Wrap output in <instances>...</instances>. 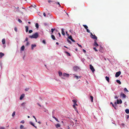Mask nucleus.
<instances>
[{
  "label": "nucleus",
  "mask_w": 129,
  "mask_h": 129,
  "mask_svg": "<svg viewBox=\"0 0 129 129\" xmlns=\"http://www.w3.org/2000/svg\"><path fill=\"white\" fill-rule=\"evenodd\" d=\"M38 34L37 32L36 33L32 36H29V38L32 39L33 38L36 39L38 37Z\"/></svg>",
  "instance_id": "obj_1"
},
{
  "label": "nucleus",
  "mask_w": 129,
  "mask_h": 129,
  "mask_svg": "<svg viewBox=\"0 0 129 129\" xmlns=\"http://www.w3.org/2000/svg\"><path fill=\"white\" fill-rule=\"evenodd\" d=\"M91 34L90 37L92 38L93 39H95L97 40V37L96 36L94 35H93L91 33H90Z\"/></svg>",
  "instance_id": "obj_2"
},
{
  "label": "nucleus",
  "mask_w": 129,
  "mask_h": 129,
  "mask_svg": "<svg viewBox=\"0 0 129 129\" xmlns=\"http://www.w3.org/2000/svg\"><path fill=\"white\" fill-rule=\"evenodd\" d=\"M89 66L90 69L93 72L95 71V70L94 69L93 67L91 64H90Z\"/></svg>",
  "instance_id": "obj_3"
},
{
  "label": "nucleus",
  "mask_w": 129,
  "mask_h": 129,
  "mask_svg": "<svg viewBox=\"0 0 129 129\" xmlns=\"http://www.w3.org/2000/svg\"><path fill=\"white\" fill-rule=\"evenodd\" d=\"M121 73V72L120 71L117 72L115 74V77H118L120 74Z\"/></svg>",
  "instance_id": "obj_4"
},
{
  "label": "nucleus",
  "mask_w": 129,
  "mask_h": 129,
  "mask_svg": "<svg viewBox=\"0 0 129 129\" xmlns=\"http://www.w3.org/2000/svg\"><path fill=\"white\" fill-rule=\"evenodd\" d=\"M110 104L112 105V106L115 109H116V106H117V103L116 102L114 103V104L115 105L112 103V102H110Z\"/></svg>",
  "instance_id": "obj_5"
},
{
  "label": "nucleus",
  "mask_w": 129,
  "mask_h": 129,
  "mask_svg": "<svg viewBox=\"0 0 129 129\" xmlns=\"http://www.w3.org/2000/svg\"><path fill=\"white\" fill-rule=\"evenodd\" d=\"M63 75L64 77H69V74H67L65 73H63Z\"/></svg>",
  "instance_id": "obj_6"
},
{
  "label": "nucleus",
  "mask_w": 129,
  "mask_h": 129,
  "mask_svg": "<svg viewBox=\"0 0 129 129\" xmlns=\"http://www.w3.org/2000/svg\"><path fill=\"white\" fill-rule=\"evenodd\" d=\"M69 39H70V40L73 42H75V41L72 39V37L71 36H70L68 37Z\"/></svg>",
  "instance_id": "obj_7"
},
{
  "label": "nucleus",
  "mask_w": 129,
  "mask_h": 129,
  "mask_svg": "<svg viewBox=\"0 0 129 129\" xmlns=\"http://www.w3.org/2000/svg\"><path fill=\"white\" fill-rule=\"evenodd\" d=\"M121 96L123 98H125L126 97V95L123 93L121 92L120 94Z\"/></svg>",
  "instance_id": "obj_8"
},
{
  "label": "nucleus",
  "mask_w": 129,
  "mask_h": 129,
  "mask_svg": "<svg viewBox=\"0 0 129 129\" xmlns=\"http://www.w3.org/2000/svg\"><path fill=\"white\" fill-rule=\"evenodd\" d=\"M94 45L96 47L98 46H99L98 44L97 43L96 40H95L94 41Z\"/></svg>",
  "instance_id": "obj_9"
},
{
  "label": "nucleus",
  "mask_w": 129,
  "mask_h": 129,
  "mask_svg": "<svg viewBox=\"0 0 129 129\" xmlns=\"http://www.w3.org/2000/svg\"><path fill=\"white\" fill-rule=\"evenodd\" d=\"M73 68H74V70L75 71H77V70H78L79 69V68L77 66L74 67Z\"/></svg>",
  "instance_id": "obj_10"
},
{
  "label": "nucleus",
  "mask_w": 129,
  "mask_h": 129,
  "mask_svg": "<svg viewBox=\"0 0 129 129\" xmlns=\"http://www.w3.org/2000/svg\"><path fill=\"white\" fill-rule=\"evenodd\" d=\"M4 54L2 52H0V58H2V57L4 56Z\"/></svg>",
  "instance_id": "obj_11"
},
{
  "label": "nucleus",
  "mask_w": 129,
  "mask_h": 129,
  "mask_svg": "<svg viewBox=\"0 0 129 129\" xmlns=\"http://www.w3.org/2000/svg\"><path fill=\"white\" fill-rule=\"evenodd\" d=\"M36 46V44H32L31 46V49L33 50L34 48Z\"/></svg>",
  "instance_id": "obj_12"
},
{
  "label": "nucleus",
  "mask_w": 129,
  "mask_h": 129,
  "mask_svg": "<svg viewBox=\"0 0 129 129\" xmlns=\"http://www.w3.org/2000/svg\"><path fill=\"white\" fill-rule=\"evenodd\" d=\"M24 94H22L20 97V100H22V98L24 97Z\"/></svg>",
  "instance_id": "obj_13"
},
{
  "label": "nucleus",
  "mask_w": 129,
  "mask_h": 129,
  "mask_svg": "<svg viewBox=\"0 0 129 129\" xmlns=\"http://www.w3.org/2000/svg\"><path fill=\"white\" fill-rule=\"evenodd\" d=\"M29 123L31 124V125H33V126H34V127H35L36 128H37V127L36 126H35L34 125V123L32 122H29Z\"/></svg>",
  "instance_id": "obj_14"
},
{
  "label": "nucleus",
  "mask_w": 129,
  "mask_h": 129,
  "mask_svg": "<svg viewBox=\"0 0 129 129\" xmlns=\"http://www.w3.org/2000/svg\"><path fill=\"white\" fill-rule=\"evenodd\" d=\"M61 30L62 34V35H63L64 36L65 35V33H64V31L63 29V28H62L61 29Z\"/></svg>",
  "instance_id": "obj_15"
},
{
  "label": "nucleus",
  "mask_w": 129,
  "mask_h": 129,
  "mask_svg": "<svg viewBox=\"0 0 129 129\" xmlns=\"http://www.w3.org/2000/svg\"><path fill=\"white\" fill-rule=\"evenodd\" d=\"M24 45L22 46L21 47V50L22 51H23L24 50Z\"/></svg>",
  "instance_id": "obj_16"
},
{
  "label": "nucleus",
  "mask_w": 129,
  "mask_h": 129,
  "mask_svg": "<svg viewBox=\"0 0 129 129\" xmlns=\"http://www.w3.org/2000/svg\"><path fill=\"white\" fill-rule=\"evenodd\" d=\"M25 28H26V32H27L28 31V26H26L25 27Z\"/></svg>",
  "instance_id": "obj_17"
},
{
  "label": "nucleus",
  "mask_w": 129,
  "mask_h": 129,
  "mask_svg": "<svg viewBox=\"0 0 129 129\" xmlns=\"http://www.w3.org/2000/svg\"><path fill=\"white\" fill-rule=\"evenodd\" d=\"M90 99L91 102H93V97L91 96H90Z\"/></svg>",
  "instance_id": "obj_18"
},
{
  "label": "nucleus",
  "mask_w": 129,
  "mask_h": 129,
  "mask_svg": "<svg viewBox=\"0 0 129 129\" xmlns=\"http://www.w3.org/2000/svg\"><path fill=\"white\" fill-rule=\"evenodd\" d=\"M105 79L108 82H109V78L107 76H106L105 77Z\"/></svg>",
  "instance_id": "obj_19"
},
{
  "label": "nucleus",
  "mask_w": 129,
  "mask_h": 129,
  "mask_svg": "<svg viewBox=\"0 0 129 129\" xmlns=\"http://www.w3.org/2000/svg\"><path fill=\"white\" fill-rule=\"evenodd\" d=\"M52 117L54 118V119H55V120L57 122H59V121L58 120V119H57V118H56L54 116H52Z\"/></svg>",
  "instance_id": "obj_20"
},
{
  "label": "nucleus",
  "mask_w": 129,
  "mask_h": 129,
  "mask_svg": "<svg viewBox=\"0 0 129 129\" xmlns=\"http://www.w3.org/2000/svg\"><path fill=\"white\" fill-rule=\"evenodd\" d=\"M2 42L3 44H4L5 43V39H3L2 40Z\"/></svg>",
  "instance_id": "obj_21"
},
{
  "label": "nucleus",
  "mask_w": 129,
  "mask_h": 129,
  "mask_svg": "<svg viewBox=\"0 0 129 129\" xmlns=\"http://www.w3.org/2000/svg\"><path fill=\"white\" fill-rule=\"evenodd\" d=\"M125 112L127 114L129 113V110L128 109H126L125 110Z\"/></svg>",
  "instance_id": "obj_22"
},
{
  "label": "nucleus",
  "mask_w": 129,
  "mask_h": 129,
  "mask_svg": "<svg viewBox=\"0 0 129 129\" xmlns=\"http://www.w3.org/2000/svg\"><path fill=\"white\" fill-rule=\"evenodd\" d=\"M51 38H52L54 40H55V36L53 35H52L51 36Z\"/></svg>",
  "instance_id": "obj_23"
},
{
  "label": "nucleus",
  "mask_w": 129,
  "mask_h": 129,
  "mask_svg": "<svg viewBox=\"0 0 129 129\" xmlns=\"http://www.w3.org/2000/svg\"><path fill=\"white\" fill-rule=\"evenodd\" d=\"M56 128H58L60 126V125L59 124H57L55 125Z\"/></svg>",
  "instance_id": "obj_24"
},
{
  "label": "nucleus",
  "mask_w": 129,
  "mask_h": 129,
  "mask_svg": "<svg viewBox=\"0 0 129 129\" xmlns=\"http://www.w3.org/2000/svg\"><path fill=\"white\" fill-rule=\"evenodd\" d=\"M116 81L119 84H121V82H120V81L119 80H116Z\"/></svg>",
  "instance_id": "obj_25"
},
{
  "label": "nucleus",
  "mask_w": 129,
  "mask_h": 129,
  "mask_svg": "<svg viewBox=\"0 0 129 129\" xmlns=\"http://www.w3.org/2000/svg\"><path fill=\"white\" fill-rule=\"evenodd\" d=\"M83 26L86 29H87L88 28V26L86 25H83Z\"/></svg>",
  "instance_id": "obj_26"
},
{
  "label": "nucleus",
  "mask_w": 129,
  "mask_h": 129,
  "mask_svg": "<svg viewBox=\"0 0 129 129\" xmlns=\"http://www.w3.org/2000/svg\"><path fill=\"white\" fill-rule=\"evenodd\" d=\"M36 27L37 28H38L39 27V24L38 23H36Z\"/></svg>",
  "instance_id": "obj_27"
},
{
  "label": "nucleus",
  "mask_w": 129,
  "mask_h": 129,
  "mask_svg": "<svg viewBox=\"0 0 129 129\" xmlns=\"http://www.w3.org/2000/svg\"><path fill=\"white\" fill-rule=\"evenodd\" d=\"M59 76H61L62 75V73L61 72H59Z\"/></svg>",
  "instance_id": "obj_28"
},
{
  "label": "nucleus",
  "mask_w": 129,
  "mask_h": 129,
  "mask_svg": "<svg viewBox=\"0 0 129 129\" xmlns=\"http://www.w3.org/2000/svg\"><path fill=\"white\" fill-rule=\"evenodd\" d=\"M72 101L74 103V104L75 103H76L77 102V101L75 100H72Z\"/></svg>",
  "instance_id": "obj_29"
},
{
  "label": "nucleus",
  "mask_w": 129,
  "mask_h": 129,
  "mask_svg": "<svg viewBox=\"0 0 129 129\" xmlns=\"http://www.w3.org/2000/svg\"><path fill=\"white\" fill-rule=\"evenodd\" d=\"M65 52L67 54L68 56H70L71 55L69 53V52H68L67 51H66Z\"/></svg>",
  "instance_id": "obj_30"
},
{
  "label": "nucleus",
  "mask_w": 129,
  "mask_h": 129,
  "mask_svg": "<svg viewBox=\"0 0 129 129\" xmlns=\"http://www.w3.org/2000/svg\"><path fill=\"white\" fill-rule=\"evenodd\" d=\"M25 104H26V103L25 102L21 104V105L23 106H24L25 105Z\"/></svg>",
  "instance_id": "obj_31"
},
{
  "label": "nucleus",
  "mask_w": 129,
  "mask_h": 129,
  "mask_svg": "<svg viewBox=\"0 0 129 129\" xmlns=\"http://www.w3.org/2000/svg\"><path fill=\"white\" fill-rule=\"evenodd\" d=\"M73 108L75 109V111H77V108H76V107H75V106L74 105H73Z\"/></svg>",
  "instance_id": "obj_32"
},
{
  "label": "nucleus",
  "mask_w": 129,
  "mask_h": 129,
  "mask_svg": "<svg viewBox=\"0 0 129 129\" xmlns=\"http://www.w3.org/2000/svg\"><path fill=\"white\" fill-rule=\"evenodd\" d=\"M55 28H52L51 29V32L52 33H53V31L54 30H55Z\"/></svg>",
  "instance_id": "obj_33"
},
{
  "label": "nucleus",
  "mask_w": 129,
  "mask_h": 129,
  "mask_svg": "<svg viewBox=\"0 0 129 129\" xmlns=\"http://www.w3.org/2000/svg\"><path fill=\"white\" fill-rule=\"evenodd\" d=\"M124 91H125L128 92V91L126 88H124Z\"/></svg>",
  "instance_id": "obj_34"
},
{
  "label": "nucleus",
  "mask_w": 129,
  "mask_h": 129,
  "mask_svg": "<svg viewBox=\"0 0 129 129\" xmlns=\"http://www.w3.org/2000/svg\"><path fill=\"white\" fill-rule=\"evenodd\" d=\"M15 111H14L13 113H12V116L13 117L15 115Z\"/></svg>",
  "instance_id": "obj_35"
},
{
  "label": "nucleus",
  "mask_w": 129,
  "mask_h": 129,
  "mask_svg": "<svg viewBox=\"0 0 129 129\" xmlns=\"http://www.w3.org/2000/svg\"><path fill=\"white\" fill-rule=\"evenodd\" d=\"M119 104H121L122 103V101L120 99V100L119 101Z\"/></svg>",
  "instance_id": "obj_36"
},
{
  "label": "nucleus",
  "mask_w": 129,
  "mask_h": 129,
  "mask_svg": "<svg viewBox=\"0 0 129 129\" xmlns=\"http://www.w3.org/2000/svg\"><path fill=\"white\" fill-rule=\"evenodd\" d=\"M75 77H76L77 79H78L79 78H80L81 77L80 76H75Z\"/></svg>",
  "instance_id": "obj_37"
},
{
  "label": "nucleus",
  "mask_w": 129,
  "mask_h": 129,
  "mask_svg": "<svg viewBox=\"0 0 129 129\" xmlns=\"http://www.w3.org/2000/svg\"><path fill=\"white\" fill-rule=\"evenodd\" d=\"M14 30L16 31V32H17V28L16 27H15L14 28Z\"/></svg>",
  "instance_id": "obj_38"
},
{
  "label": "nucleus",
  "mask_w": 129,
  "mask_h": 129,
  "mask_svg": "<svg viewBox=\"0 0 129 129\" xmlns=\"http://www.w3.org/2000/svg\"><path fill=\"white\" fill-rule=\"evenodd\" d=\"M86 29L87 31V32H88V33H90V30H89L88 28Z\"/></svg>",
  "instance_id": "obj_39"
},
{
  "label": "nucleus",
  "mask_w": 129,
  "mask_h": 129,
  "mask_svg": "<svg viewBox=\"0 0 129 129\" xmlns=\"http://www.w3.org/2000/svg\"><path fill=\"white\" fill-rule=\"evenodd\" d=\"M33 32V30H29V33H31Z\"/></svg>",
  "instance_id": "obj_40"
},
{
  "label": "nucleus",
  "mask_w": 129,
  "mask_h": 129,
  "mask_svg": "<svg viewBox=\"0 0 129 129\" xmlns=\"http://www.w3.org/2000/svg\"><path fill=\"white\" fill-rule=\"evenodd\" d=\"M24 126L23 125H21L20 126V128L21 129V128L24 127Z\"/></svg>",
  "instance_id": "obj_41"
},
{
  "label": "nucleus",
  "mask_w": 129,
  "mask_h": 129,
  "mask_svg": "<svg viewBox=\"0 0 129 129\" xmlns=\"http://www.w3.org/2000/svg\"><path fill=\"white\" fill-rule=\"evenodd\" d=\"M18 21L19 23H21L22 22V21L20 19H18Z\"/></svg>",
  "instance_id": "obj_42"
},
{
  "label": "nucleus",
  "mask_w": 129,
  "mask_h": 129,
  "mask_svg": "<svg viewBox=\"0 0 129 129\" xmlns=\"http://www.w3.org/2000/svg\"><path fill=\"white\" fill-rule=\"evenodd\" d=\"M93 49L96 51H98V50H97L96 48L95 47H94L93 48Z\"/></svg>",
  "instance_id": "obj_43"
},
{
  "label": "nucleus",
  "mask_w": 129,
  "mask_h": 129,
  "mask_svg": "<svg viewBox=\"0 0 129 129\" xmlns=\"http://www.w3.org/2000/svg\"><path fill=\"white\" fill-rule=\"evenodd\" d=\"M42 42L45 44H46V42L45 40H43Z\"/></svg>",
  "instance_id": "obj_44"
},
{
  "label": "nucleus",
  "mask_w": 129,
  "mask_h": 129,
  "mask_svg": "<svg viewBox=\"0 0 129 129\" xmlns=\"http://www.w3.org/2000/svg\"><path fill=\"white\" fill-rule=\"evenodd\" d=\"M119 100L118 99L117 100V102L116 103L117 104H119Z\"/></svg>",
  "instance_id": "obj_45"
},
{
  "label": "nucleus",
  "mask_w": 129,
  "mask_h": 129,
  "mask_svg": "<svg viewBox=\"0 0 129 129\" xmlns=\"http://www.w3.org/2000/svg\"><path fill=\"white\" fill-rule=\"evenodd\" d=\"M77 44L78 45V46H79L80 47H81V48H82V46H81V45H80L79 44H78V43H77Z\"/></svg>",
  "instance_id": "obj_46"
},
{
  "label": "nucleus",
  "mask_w": 129,
  "mask_h": 129,
  "mask_svg": "<svg viewBox=\"0 0 129 129\" xmlns=\"http://www.w3.org/2000/svg\"><path fill=\"white\" fill-rule=\"evenodd\" d=\"M0 129H5V128L3 127H0Z\"/></svg>",
  "instance_id": "obj_47"
},
{
  "label": "nucleus",
  "mask_w": 129,
  "mask_h": 129,
  "mask_svg": "<svg viewBox=\"0 0 129 129\" xmlns=\"http://www.w3.org/2000/svg\"><path fill=\"white\" fill-rule=\"evenodd\" d=\"M44 24L46 26L48 25V24L46 23H44Z\"/></svg>",
  "instance_id": "obj_48"
},
{
  "label": "nucleus",
  "mask_w": 129,
  "mask_h": 129,
  "mask_svg": "<svg viewBox=\"0 0 129 129\" xmlns=\"http://www.w3.org/2000/svg\"><path fill=\"white\" fill-rule=\"evenodd\" d=\"M29 43L28 42H27L26 43V46H27L28 45H29Z\"/></svg>",
  "instance_id": "obj_49"
},
{
  "label": "nucleus",
  "mask_w": 129,
  "mask_h": 129,
  "mask_svg": "<svg viewBox=\"0 0 129 129\" xmlns=\"http://www.w3.org/2000/svg\"><path fill=\"white\" fill-rule=\"evenodd\" d=\"M29 90V88H26L25 89V91H27Z\"/></svg>",
  "instance_id": "obj_50"
},
{
  "label": "nucleus",
  "mask_w": 129,
  "mask_h": 129,
  "mask_svg": "<svg viewBox=\"0 0 129 129\" xmlns=\"http://www.w3.org/2000/svg\"><path fill=\"white\" fill-rule=\"evenodd\" d=\"M21 123H24V120H22L21 122Z\"/></svg>",
  "instance_id": "obj_51"
},
{
  "label": "nucleus",
  "mask_w": 129,
  "mask_h": 129,
  "mask_svg": "<svg viewBox=\"0 0 129 129\" xmlns=\"http://www.w3.org/2000/svg\"><path fill=\"white\" fill-rule=\"evenodd\" d=\"M67 41L70 44H71V41H70L68 39Z\"/></svg>",
  "instance_id": "obj_52"
},
{
  "label": "nucleus",
  "mask_w": 129,
  "mask_h": 129,
  "mask_svg": "<svg viewBox=\"0 0 129 129\" xmlns=\"http://www.w3.org/2000/svg\"><path fill=\"white\" fill-rule=\"evenodd\" d=\"M73 105H74L75 106H78V105L76 104V103L74 104Z\"/></svg>",
  "instance_id": "obj_53"
},
{
  "label": "nucleus",
  "mask_w": 129,
  "mask_h": 129,
  "mask_svg": "<svg viewBox=\"0 0 129 129\" xmlns=\"http://www.w3.org/2000/svg\"><path fill=\"white\" fill-rule=\"evenodd\" d=\"M48 2L49 3H50L51 2H52L53 1L50 0H48Z\"/></svg>",
  "instance_id": "obj_54"
},
{
  "label": "nucleus",
  "mask_w": 129,
  "mask_h": 129,
  "mask_svg": "<svg viewBox=\"0 0 129 129\" xmlns=\"http://www.w3.org/2000/svg\"><path fill=\"white\" fill-rule=\"evenodd\" d=\"M83 50L84 53H85L86 52V51L85 50L83 49Z\"/></svg>",
  "instance_id": "obj_55"
},
{
  "label": "nucleus",
  "mask_w": 129,
  "mask_h": 129,
  "mask_svg": "<svg viewBox=\"0 0 129 129\" xmlns=\"http://www.w3.org/2000/svg\"><path fill=\"white\" fill-rule=\"evenodd\" d=\"M28 38L27 37H26L25 39V41H28Z\"/></svg>",
  "instance_id": "obj_56"
},
{
  "label": "nucleus",
  "mask_w": 129,
  "mask_h": 129,
  "mask_svg": "<svg viewBox=\"0 0 129 129\" xmlns=\"http://www.w3.org/2000/svg\"><path fill=\"white\" fill-rule=\"evenodd\" d=\"M37 104L40 107H41V105L39 104V103H37Z\"/></svg>",
  "instance_id": "obj_57"
},
{
  "label": "nucleus",
  "mask_w": 129,
  "mask_h": 129,
  "mask_svg": "<svg viewBox=\"0 0 129 129\" xmlns=\"http://www.w3.org/2000/svg\"><path fill=\"white\" fill-rule=\"evenodd\" d=\"M43 15L45 17L46 16V14L45 13H43Z\"/></svg>",
  "instance_id": "obj_58"
},
{
  "label": "nucleus",
  "mask_w": 129,
  "mask_h": 129,
  "mask_svg": "<svg viewBox=\"0 0 129 129\" xmlns=\"http://www.w3.org/2000/svg\"><path fill=\"white\" fill-rule=\"evenodd\" d=\"M33 7L35 8H36V5H34L33 6Z\"/></svg>",
  "instance_id": "obj_59"
},
{
  "label": "nucleus",
  "mask_w": 129,
  "mask_h": 129,
  "mask_svg": "<svg viewBox=\"0 0 129 129\" xmlns=\"http://www.w3.org/2000/svg\"><path fill=\"white\" fill-rule=\"evenodd\" d=\"M115 98L116 99H118V97L116 96H115Z\"/></svg>",
  "instance_id": "obj_60"
},
{
  "label": "nucleus",
  "mask_w": 129,
  "mask_h": 129,
  "mask_svg": "<svg viewBox=\"0 0 129 129\" xmlns=\"http://www.w3.org/2000/svg\"><path fill=\"white\" fill-rule=\"evenodd\" d=\"M58 34H59V37H60V36H61V35H60V33H58Z\"/></svg>",
  "instance_id": "obj_61"
},
{
  "label": "nucleus",
  "mask_w": 129,
  "mask_h": 129,
  "mask_svg": "<svg viewBox=\"0 0 129 129\" xmlns=\"http://www.w3.org/2000/svg\"><path fill=\"white\" fill-rule=\"evenodd\" d=\"M56 3L58 5H59L60 4L59 2Z\"/></svg>",
  "instance_id": "obj_62"
},
{
  "label": "nucleus",
  "mask_w": 129,
  "mask_h": 129,
  "mask_svg": "<svg viewBox=\"0 0 129 129\" xmlns=\"http://www.w3.org/2000/svg\"><path fill=\"white\" fill-rule=\"evenodd\" d=\"M33 117L35 118V119H36V118H35V117L34 116H33Z\"/></svg>",
  "instance_id": "obj_63"
},
{
  "label": "nucleus",
  "mask_w": 129,
  "mask_h": 129,
  "mask_svg": "<svg viewBox=\"0 0 129 129\" xmlns=\"http://www.w3.org/2000/svg\"><path fill=\"white\" fill-rule=\"evenodd\" d=\"M28 23L29 24H30V23H31V22H30L28 21Z\"/></svg>",
  "instance_id": "obj_64"
}]
</instances>
